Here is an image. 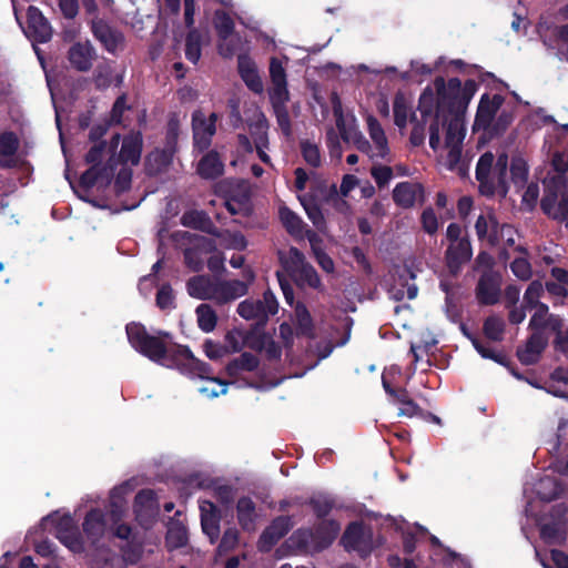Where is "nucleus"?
Here are the masks:
<instances>
[{"mask_svg":"<svg viewBox=\"0 0 568 568\" xmlns=\"http://www.w3.org/2000/svg\"><path fill=\"white\" fill-rule=\"evenodd\" d=\"M306 505L312 508L314 515L318 519L324 520L335 507V500L332 496L320 493L311 496L307 499Z\"/></svg>","mask_w":568,"mask_h":568,"instance_id":"79ce46f5","label":"nucleus"},{"mask_svg":"<svg viewBox=\"0 0 568 568\" xmlns=\"http://www.w3.org/2000/svg\"><path fill=\"white\" fill-rule=\"evenodd\" d=\"M133 514L141 528L149 530L154 526L160 514V505L153 489L144 488L136 493L133 500Z\"/></svg>","mask_w":568,"mask_h":568,"instance_id":"9b49d317","label":"nucleus"},{"mask_svg":"<svg viewBox=\"0 0 568 568\" xmlns=\"http://www.w3.org/2000/svg\"><path fill=\"white\" fill-rule=\"evenodd\" d=\"M90 29L95 40L111 54H115L124 44L123 33L101 18L94 17L90 21Z\"/></svg>","mask_w":568,"mask_h":568,"instance_id":"4468645a","label":"nucleus"},{"mask_svg":"<svg viewBox=\"0 0 568 568\" xmlns=\"http://www.w3.org/2000/svg\"><path fill=\"white\" fill-rule=\"evenodd\" d=\"M408 104L405 95L396 93L393 101L394 123L399 129H405L408 120Z\"/></svg>","mask_w":568,"mask_h":568,"instance_id":"09e8293b","label":"nucleus"},{"mask_svg":"<svg viewBox=\"0 0 568 568\" xmlns=\"http://www.w3.org/2000/svg\"><path fill=\"white\" fill-rule=\"evenodd\" d=\"M278 311V303L274 294L267 290L263 294V300L246 298L237 306V313L247 321H255L250 329L256 333L257 337L263 335V331L271 315Z\"/></svg>","mask_w":568,"mask_h":568,"instance_id":"0eeeda50","label":"nucleus"},{"mask_svg":"<svg viewBox=\"0 0 568 568\" xmlns=\"http://www.w3.org/2000/svg\"><path fill=\"white\" fill-rule=\"evenodd\" d=\"M189 535L185 525L176 519H170L165 534V547L169 551L187 545Z\"/></svg>","mask_w":568,"mask_h":568,"instance_id":"c9c22d12","label":"nucleus"},{"mask_svg":"<svg viewBox=\"0 0 568 568\" xmlns=\"http://www.w3.org/2000/svg\"><path fill=\"white\" fill-rule=\"evenodd\" d=\"M507 173V153H500L496 161L495 155L490 151L483 153L478 159L475 172L476 180L479 183V193L491 197L498 192L501 196H506L509 190Z\"/></svg>","mask_w":568,"mask_h":568,"instance_id":"20e7f679","label":"nucleus"},{"mask_svg":"<svg viewBox=\"0 0 568 568\" xmlns=\"http://www.w3.org/2000/svg\"><path fill=\"white\" fill-rule=\"evenodd\" d=\"M240 542V531L235 527H230L224 530L220 542L216 547V556L223 557L233 551Z\"/></svg>","mask_w":568,"mask_h":568,"instance_id":"de8ad7c7","label":"nucleus"},{"mask_svg":"<svg viewBox=\"0 0 568 568\" xmlns=\"http://www.w3.org/2000/svg\"><path fill=\"white\" fill-rule=\"evenodd\" d=\"M392 195L394 203L404 210L412 209L417 203L423 205L426 201L425 187L419 182H399L395 185Z\"/></svg>","mask_w":568,"mask_h":568,"instance_id":"2eb2a0df","label":"nucleus"},{"mask_svg":"<svg viewBox=\"0 0 568 568\" xmlns=\"http://www.w3.org/2000/svg\"><path fill=\"white\" fill-rule=\"evenodd\" d=\"M201 527L210 544L214 545L220 538L221 513L216 505L210 500L200 503Z\"/></svg>","mask_w":568,"mask_h":568,"instance_id":"5701e85b","label":"nucleus"},{"mask_svg":"<svg viewBox=\"0 0 568 568\" xmlns=\"http://www.w3.org/2000/svg\"><path fill=\"white\" fill-rule=\"evenodd\" d=\"M237 70L245 85L254 93L263 92V81L258 74L255 62L247 54L237 55Z\"/></svg>","mask_w":568,"mask_h":568,"instance_id":"cd10ccee","label":"nucleus"},{"mask_svg":"<svg viewBox=\"0 0 568 568\" xmlns=\"http://www.w3.org/2000/svg\"><path fill=\"white\" fill-rule=\"evenodd\" d=\"M433 85L436 91V110L429 124V146L434 151L440 148L442 129H446L445 145H462L466 134V111L478 84L473 79L463 84L458 78L446 81L438 75Z\"/></svg>","mask_w":568,"mask_h":568,"instance_id":"f03ea898","label":"nucleus"},{"mask_svg":"<svg viewBox=\"0 0 568 568\" xmlns=\"http://www.w3.org/2000/svg\"><path fill=\"white\" fill-rule=\"evenodd\" d=\"M199 327L205 332H212L217 323V315L209 304H200L195 310Z\"/></svg>","mask_w":568,"mask_h":568,"instance_id":"49530a36","label":"nucleus"},{"mask_svg":"<svg viewBox=\"0 0 568 568\" xmlns=\"http://www.w3.org/2000/svg\"><path fill=\"white\" fill-rule=\"evenodd\" d=\"M217 115L216 113H211L209 118L201 111H195L192 115V125H193V138L194 143L200 148V150H205L210 146L212 136L216 131Z\"/></svg>","mask_w":568,"mask_h":568,"instance_id":"aec40b11","label":"nucleus"},{"mask_svg":"<svg viewBox=\"0 0 568 568\" xmlns=\"http://www.w3.org/2000/svg\"><path fill=\"white\" fill-rule=\"evenodd\" d=\"M542 293H544L542 284L539 281H532L528 285V287L524 294V300H523L524 307H526L527 310H532L535 306L542 304L541 302H539V298L541 297Z\"/></svg>","mask_w":568,"mask_h":568,"instance_id":"e2e57ef3","label":"nucleus"},{"mask_svg":"<svg viewBox=\"0 0 568 568\" xmlns=\"http://www.w3.org/2000/svg\"><path fill=\"white\" fill-rule=\"evenodd\" d=\"M105 527V514L102 509L93 508L87 513L82 528L92 542L98 541L104 535Z\"/></svg>","mask_w":568,"mask_h":568,"instance_id":"7c9ffc66","label":"nucleus"},{"mask_svg":"<svg viewBox=\"0 0 568 568\" xmlns=\"http://www.w3.org/2000/svg\"><path fill=\"white\" fill-rule=\"evenodd\" d=\"M20 141L17 134L12 131L0 133V155L13 156L19 150Z\"/></svg>","mask_w":568,"mask_h":568,"instance_id":"bf43d9fd","label":"nucleus"},{"mask_svg":"<svg viewBox=\"0 0 568 568\" xmlns=\"http://www.w3.org/2000/svg\"><path fill=\"white\" fill-rule=\"evenodd\" d=\"M568 507L565 504H557L549 511V520L540 525L539 535L541 540L549 546H561L568 537Z\"/></svg>","mask_w":568,"mask_h":568,"instance_id":"1a4fd4ad","label":"nucleus"},{"mask_svg":"<svg viewBox=\"0 0 568 568\" xmlns=\"http://www.w3.org/2000/svg\"><path fill=\"white\" fill-rule=\"evenodd\" d=\"M471 256L473 248L468 235L460 241L449 243L445 251V262L449 273L454 276L458 275L463 265L468 263Z\"/></svg>","mask_w":568,"mask_h":568,"instance_id":"6ab92c4d","label":"nucleus"},{"mask_svg":"<svg viewBox=\"0 0 568 568\" xmlns=\"http://www.w3.org/2000/svg\"><path fill=\"white\" fill-rule=\"evenodd\" d=\"M504 102L505 98L500 94H494L493 97H490L488 93H484L480 97L477 106L473 130L484 131V129H488V126H491V122L494 121L496 114L498 113Z\"/></svg>","mask_w":568,"mask_h":568,"instance_id":"a211bd4d","label":"nucleus"},{"mask_svg":"<svg viewBox=\"0 0 568 568\" xmlns=\"http://www.w3.org/2000/svg\"><path fill=\"white\" fill-rule=\"evenodd\" d=\"M278 260L287 275L298 287H311L314 290L322 287L318 273L297 247L291 246L287 253L280 251Z\"/></svg>","mask_w":568,"mask_h":568,"instance_id":"423d86ee","label":"nucleus"},{"mask_svg":"<svg viewBox=\"0 0 568 568\" xmlns=\"http://www.w3.org/2000/svg\"><path fill=\"white\" fill-rule=\"evenodd\" d=\"M418 110L420 112V121L417 120L415 113L410 115V122L414 123L409 135V142L413 146H420L425 142L426 123L429 118L433 119L436 110V91L432 87H426L418 99Z\"/></svg>","mask_w":568,"mask_h":568,"instance_id":"9d476101","label":"nucleus"},{"mask_svg":"<svg viewBox=\"0 0 568 568\" xmlns=\"http://www.w3.org/2000/svg\"><path fill=\"white\" fill-rule=\"evenodd\" d=\"M196 173L203 180H215L223 175L224 163L220 153L215 150L205 153L197 162Z\"/></svg>","mask_w":568,"mask_h":568,"instance_id":"c85d7f7f","label":"nucleus"},{"mask_svg":"<svg viewBox=\"0 0 568 568\" xmlns=\"http://www.w3.org/2000/svg\"><path fill=\"white\" fill-rule=\"evenodd\" d=\"M143 149V136L140 131L131 132L122 141L119 160L122 163L139 164Z\"/></svg>","mask_w":568,"mask_h":568,"instance_id":"c756f323","label":"nucleus"},{"mask_svg":"<svg viewBox=\"0 0 568 568\" xmlns=\"http://www.w3.org/2000/svg\"><path fill=\"white\" fill-rule=\"evenodd\" d=\"M252 336H256V333L252 329H248L245 333L240 329H233L227 332L225 335V342L233 352H239L244 344L250 343V338Z\"/></svg>","mask_w":568,"mask_h":568,"instance_id":"5fc2aeb1","label":"nucleus"},{"mask_svg":"<svg viewBox=\"0 0 568 568\" xmlns=\"http://www.w3.org/2000/svg\"><path fill=\"white\" fill-rule=\"evenodd\" d=\"M248 131L254 141L255 146H257V145L267 146L268 145L267 121L264 116L253 123H250Z\"/></svg>","mask_w":568,"mask_h":568,"instance_id":"4d7b16f0","label":"nucleus"},{"mask_svg":"<svg viewBox=\"0 0 568 568\" xmlns=\"http://www.w3.org/2000/svg\"><path fill=\"white\" fill-rule=\"evenodd\" d=\"M510 179L517 187H524L528 180V165L523 158H513L510 163Z\"/></svg>","mask_w":568,"mask_h":568,"instance_id":"8fccbe9b","label":"nucleus"},{"mask_svg":"<svg viewBox=\"0 0 568 568\" xmlns=\"http://www.w3.org/2000/svg\"><path fill=\"white\" fill-rule=\"evenodd\" d=\"M414 280L415 274L409 267L405 266L396 270L394 283L388 288L392 298L395 301H403L405 297L414 300L418 293V287Z\"/></svg>","mask_w":568,"mask_h":568,"instance_id":"4be33fe9","label":"nucleus"},{"mask_svg":"<svg viewBox=\"0 0 568 568\" xmlns=\"http://www.w3.org/2000/svg\"><path fill=\"white\" fill-rule=\"evenodd\" d=\"M371 175L379 189L385 187L393 179V169L388 165H374Z\"/></svg>","mask_w":568,"mask_h":568,"instance_id":"774afa93","label":"nucleus"},{"mask_svg":"<svg viewBox=\"0 0 568 568\" xmlns=\"http://www.w3.org/2000/svg\"><path fill=\"white\" fill-rule=\"evenodd\" d=\"M26 36L37 43L49 42L52 38V28L48 19L42 14L41 10L34 6H30L27 10V29Z\"/></svg>","mask_w":568,"mask_h":568,"instance_id":"dca6fc26","label":"nucleus"},{"mask_svg":"<svg viewBox=\"0 0 568 568\" xmlns=\"http://www.w3.org/2000/svg\"><path fill=\"white\" fill-rule=\"evenodd\" d=\"M551 166L555 171L552 175H548L546 179H557L558 176L565 181V186L568 185V151L555 152L551 159Z\"/></svg>","mask_w":568,"mask_h":568,"instance_id":"864d4df0","label":"nucleus"},{"mask_svg":"<svg viewBox=\"0 0 568 568\" xmlns=\"http://www.w3.org/2000/svg\"><path fill=\"white\" fill-rule=\"evenodd\" d=\"M270 78L273 85L270 90V98L290 97L286 71L281 60L275 57L270 61Z\"/></svg>","mask_w":568,"mask_h":568,"instance_id":"2f4dec72","label":"nucleus"},{"mask_svg":"<svg viewBox=\"0 0 568 568\" xmlns=\"http://www.w3.org/2000/svg\"><path fill=\"white\" fill-rule=\"evenodd\" d=\"M513 120V114L504 110L496 120L494 119L491 126L484 129V132L489 139L501 136L507 131Z\"/></svg>","mask_w":568,"mask_h":568,"instance_id":"3c124183","label":"nucleus"},{"mask_svg":"<svg viewBox=\"0 0 568 568\" xmlns=\"http://www.w3.org/2000/svg\"><path fill=\"white\" fill-rule=\"evenodd\" d=\"M536 558L542 568H568V555L559 549H551L549 558L546 552L536 549Z\"/></svg>","mask_w":568,"mask_h":568,"instance_id":"c03bdc74","label":"nucleus"},{"mask_svg":"<svg viewBox=\"0 0 568 568\" xmlns=\"http://www.w3.org/2000/svg\"><path fill=\"white\" fill-rule=\"evenodd\" d=\"M294 313L296 335L311 339L315 338L316 335L314 322L306 305L302 302H297Z\"/></svg>","mask_w":568,"mask_h":568,"instance_id":"e433bc0d","label":"nucleus"},{"mask_svg":"<svg viewBox=\"0 0 568 568\" xmlns=\"http://www.w3.org/2000/svg\"><path fill=\"white\" fill-rule=\"evenodd\" d=\"M116 164L118 163L112 155L104 165H90V168L81 174L79 185L84 190H90L100 180L110 182L114 175Z\"/></svg>","mask_w":568,"mask_h":568,"instance_id":"bb28decb","label":"nucleus"},{"mask_svg":"<svg viewBox=\"0 0 568 568\" xmlns=\"http://www.w3.org/2000/svg\"><path fill=\"white\" fill-rule=\"evenodd\" d=\"M185 58L194 64L197 63L201 58V37L195 31H191L186 36Z\"/></svg>","mask_w":568,"mask_h":568,"instance_id":"052dcab7","label":"nucleus"},{"mask_svg":"<svg viewBox=\"0 0 568 568\" xmlns=\"http://www.w3.org/2000/svg\"><path fill=\"white\" fill-rule=\"evenodd\" d=\"M544 195L540 200L541 212L550 220L564 224L568 230V185L561 178L544 179Z\"/></svg>","mask_w":568,"mask_h":568,"instance_id":"39448f33","label":"nucleus"},{"mask_svg":"<svg viewBox=\"0 0 568 568\" xmlns=\"http://www.w3.org/2000/svg\"><path fill=\"white\" fill-rule=\"evenodd\" d=\"M236 517L244 531H253L257 519L256 506L251 497L243 496L236 503Z\"/></svg>","mask_w":568,"mask_h":568,"instance_id":"473e14b6","label":"nucleus"},{"mask_svg":"<svg viewBox=\"0 0 568 568\" xmlns=\"http://www.w3.org/2000/svg\"><path fill=\"white\" fill-rule=\"evenodd\" d=\"M125 332L130 345L150 361L169 368H176L183 374L207 379L221 387L220 390L207 386L201 387L200 393L206 397L215 398L227 393L229 383L219 377H211L212 367L197 359L187 346L169 345L165 342V338L170 337L169 333L160 331L156 336L151 335L143 324L136 322L126 324Z\"/></svg>","mask_w":568,"mask_h":568,"instance_id":"f257e3e1","label":"nucleus"},{"mask_svg":"<svg viewBox=\"0 0 568 568\" xmlns=\"http://www.w3.org/2000/svg\"><path fill=\"white\" fill-rule=\"evenodd\" d=\"M304 209L307 214V217L311 220L313 225L320 231L325 232L326 230V220L324 214L320 207V205L315 202L313 203H304Z\"/></svg>","mask_w":568,"mask_h":568,"instance_id":"69168bd1","label":"nucleus"},{"mask_svg":"<svg viewBox=\"0 0 568 568\" xmlns=\"http://www.w3.org/2000/svg\"><path fill=\"white\" fill-rule=\"evenodd\" d=\"M501 276L495 271H485L476 286V298L480 305H495L499 302Z\"/></svg>","mask_w":568,"mask_h":568,"instance_id":"f3484780","label":"nucleus"},{"mask_svg":"<svg viewBox=\"0 0 568 568\" xmlns=\"http://www.w3.org/2000/svg\"><path fill=\"white\" fill-rule=\"evenodd\" d=\"M215 285L205 275H195L186 282V290L190 296L199 300H207L214 295Z\"/></svg>","mask_w":568,"mask_h":568,"instance_id":"ea45409f","label":"nucleus"},{"mask_svg":"<svg viewBox=\"0 0 568 568\" xmlns=\"http://www.w3.org/2000/svg\"><path fill=\"white\" fill-rule=\"evenodd\" d=\"M333 113L336 118V128L341 139L346 143H352L359 152L374 159L373 146L364 134L356 128H347L344 121L342 103L336 93L332 97Z\"/></svg>","mask_w":568,"mask_h":568,"instance_id":"f8f14e48","label":"nucleus"},{"mask_svg":"<svg viewBox=\"0 0 568 568\" xmlns=\"http://www.w3.org/2000/svg\"><path fill=\"white\" fill-rule=\"evenodd\" d=\"M366 122L369 136L376 150L374 158L385 159L389 153V148L384 129L382 128L378 120L373 115H368Z\"/></svg>","mask_w":568,"mask_h":568,"instance_id":"f704fd0d","label":"nucleus"},{"mask_svg":"<svg viewBox=\"0 0 568 568\" xmlns=\"http://www.w3.org/2000/svg\"><path fill=\"white\" fill-rule=\"evenodd\" d=\"M213 26L219 40H225L235 33L234 21L232 17L224 10H216L213 17Z\"/></svg>","mask_w":568,"mask_h":568,"instance_id":"37998d69","label":"nucleus"},{"mask_svg":"<svg viewBox=\"0 0 568 568\" xmlns=\"http://www.w3.org/2000/svg\"><path fill=\"white\" fill-rule=\"evenodd\" d=\"M95 50L91 42L73 43L68 51V60L73 69L79 72H88L92 68Z\"/></svg>","mask_w":568,"mask_h":568,"instance_id":"a878e982","label":"nucleus"},{"mask_svg":"<svg viewBox=\"0 0 568 568\" xmlns=\"http://www.w3.org/2000/svg\"><path fill=\"white\" fill-rule=\"evenodd\" d=\"M548 345V337L541 331H532L524 347H519L516 355L524 365L536 364Z\"/></svg>","mask_w":568,"mask_h":568,"instance_id":"b1692460","label":"nucleus"},{"mask_svg":"<svg viewBox=\"0 0 568 568\" xmlns=\"http://www.w3.org/2000/svg\"><path fill=\"white\" fill-rule=\"evenodd\" d=\"M280 219L290 235L296 239L304 237V229L306 225L295 212L287 206H283L280 209Z\"/></svg>","mask_w":568,"mask_h":568,"instance_id":"a19ab883","label":"nucleus"},{"mask_svg":"<svg viewBox=\"0 0 568 568\" xmlns=\"http://www.w3.org/2000/svg\"><path fill=\"white\" fill-rule=\"evenodd\" d=\"M179 130H180V121L175 115H173L169 119L168 124H166L164 146L169 148L175 152H176V146H178Z\"/></svg>","mask_w":568,"mask_h":568,"instance_id":"338daca9","label":"nucleus"},{"mask_svg":"<svg viewBox=\"0 0 568 568\" xmlns=\"http://www.w3.org/2000/svg\"><path fill=\"white\" fill-rule=\"evenodd\" d=\"M174 153L175 151L169 149V148H163L161 150L156 149L155 151L151 152L148 158H146V162H148V165H152V162H154L155 164V168L154 170L155 171H162L164 169H166L173 161V156H174Z\"/></svg>","mask_w":568,"mask_h":568,"instance_id":"603ef678","label":"nucleus"},{"mask_svg":"<svg viewBox=\"0 0 568 568\" xmlns=\"http://www.w3.org/2000/svg\"><path fill=\"white\" fill-rule=\"evenodd\" d=\"M241 36L233 33V36L225 40H219L217 51L223 58L231 59L241 50Z\"/></svg>","mask_w":568,"mask_h":568,"instance_id":"13d9d810","label":"nucleus"},{"mask_svg":"<svg viewBox=\"0 0 568 568\" xmlns=\"http://www.w3.org/2000/svg\"><path fill=\"white\" fill-rule=\"evenodd\" d=\"M339 544L346 551H355L363 559L369 557L376 548L372 526L362 520L351 521L346 526Z\"/></svg>","mask_w":568,"mask_h":568,"instance_id":"6e6552de","label":"nucleus"},{"mask_svg":"<svg viewBox=\"0 0 568 568\" xmlns=\"http://www.w3.org/2000/svg\"><path fill=\"white\" fill-rule=\"evenodd\" d=\"M247 292V283L241 280L223 281L214 287V295L224 303L242 297Z\"/></svg>","mask_w":568,"mask_h":568,"instance_id":"72a5a7b5","label":"nucleus"},{"mask_svg":"<svg viewBox=\"0 0 568 568\" xmlns=\"http://www.w3.org/2000/svg\"><path fill=\"white\" fill-rule=\"evenodd\" d=\"M227 183L220 182L216 185V193H225L224 205L231 215L242 214L248 216L252 212L251 194L244 191H227Z\"/></svg>","mask_w":568,"mask_h":568,"instance_id":"412c9836","label":"nucleus"},{"mask_svg":"<svg viewBox=\"0 0 568 568\" xmlns=\"http://www.w3.org/2000/svg\"><path fill=\"white\" fill-rule=\"evenodd\" d=\"M505 321L498 315H490L486 317L483 325L484 335L494 342H500L504 338Z\"/></svg>","mask_w":568,"mask_h":568,"instance_id":"a18cd8bd","label":"nucleus"},{"mask_svg":"<svg viewBox=\"0 0 568 568\" xmlns=\"http://www.w3.org/2000/svg\"><path fill=\"white\" fill-rule=\"evenodd\" d=\"M293 526L294 523L291 516L281 515L275 517L260 535L256 542L257 550L262 554L270 552L288 534Z\"/></svg>","mask_w":568,"mask_h":568,"instance_id":"ddd939ff","label":"nucleus"},{"mask_svg":"<svg viewBox=\"0 0 568 568\" xmlns=\"http://www.w3.org/2000/svg\"><path fill=\"white\" fill-rule=\"evenodd\" d=\"M175 296L172 286L169 283L163 284L156 292L155 304L162 310H171L175 307Z\"/></svg>","mask_w":568,"mask_h":568,"instance_id":"0e129e2a","label":"nucleus"},{"mask_svg":"<svg viewBox=\"0 0 568 568\" xmlns=\"http://www.w3.org/2000/svg\"><path fill=\"white\" fill-rule=\"evenodd\" d=\"M61 544L73 552H81L84 549L82 537L78 527L70 530V532H60L55 536Z\"/></svg>","mask_w":568,"mask_h":568,"instance_id":"6e6d98bb","label":"nucleus"},{"mask_svg":"<svg viewBox=\"0 0 568 568\" xmlns=\"http://www.w3.org/2000/svg\"><path fill=\"white\" fill-rule=\"evenodd\" d=\"M258 365L260 359L256 355L244 352L227 363L225 372L230 377L236 378L241 372H254Z\"/></svg>","mask_w":568,"mask_h":568,"instance_id":"4c0bfd02","label":"nucleus"},{"mask_svg":"<svg viewBox=\"0 0 568 568\" xmlns=\"http://www.w3.org/2000/svg\"><path fill=\"white\" fill-rule=\"evenodd\" d=\"M288 100L290 97L270 98L277 125L281 129L283 135L286 138H290L292 135V122L290 112L286 106V102Z\"/></svg>","mask_w":568,"mask_h":568,"instance_id":"58836bf2","label":"nucleus"},{"mask_svg":"<svg viewBox=\"0 0 568 568\" xmlns=\"http://www.w3.org/2000/svg\"><path fill=\"white\" fill-rule=\"evenodd\" d=\"M301 153L304 161L312 168H318L321 165V152L317 144L310 142L308 140H302L300 142Z\"/></svg>","mask_w":568,"mask_h":568,"instance_id":"680f3d73","label":"nucleus"},{"mask_svg":"<svg viewBox=\"0 0 568 568\" xmlns=\"http://www.w3.org/2000/svg\"><path fill=\"white\" fill-rule=\"evenodd\" d=\"M181 224L185 227L201 231L215 237H221L222 232L213 223L210 215L203 210H187L180 220Z\"/></svg>","mask_w":568,"mask_h":568,"instance_id":"393cba45","label":"nucleus"},{"mask_svg":"<svg viewBox=\"0 0 568 568\" xmlns=\"http://www.w3.org/2000/svg\"><path fill=\"white\" fill-rule=\"evenodd\" d=\"M339 531L341 525L337 520L324 519L313 527L296 529L284 545L298 554H318L334 542Z\"/></svg>","mask_w":568,"mask_h":568,"instance_id":"7ed1b4c3","label":"nucleus"}]
</instances>
